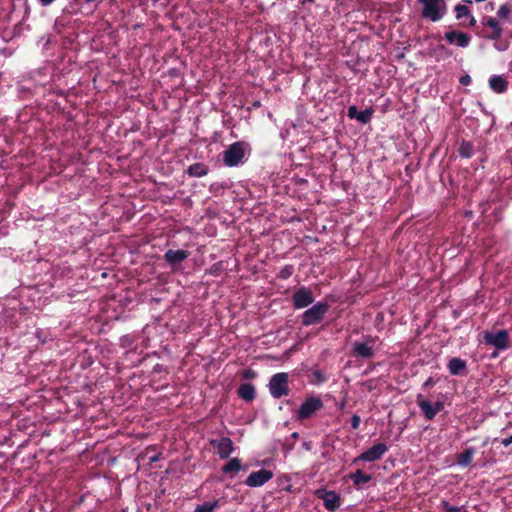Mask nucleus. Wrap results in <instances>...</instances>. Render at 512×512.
<instances>
[{
	"mask_svg": "<svg viewBox=\"0 0 512 512\" xmlns=\"http://www.w3.org/2000/svg\"><path fill=\"white\" fill-rule=\"evenodd\" d=\"M250 150L248 143L237 141L229 145L223 152L222 160L227 167H237L245 163L247 151Z\"/></svg>",
	"mask_w": 512,
	"mask_h": 512,
	"instance_id": "f257e3e1",
	"label": "nucleus"
},
{
	"mask_svg": "<svg viewBox=\"0 0 512 512\" xmlns=\"http://www.w3.org/2000/svg\"><path fill=\"white\" fill-rule=\"evenodd\" d=\"M375 342V337H372L371 335H363L360 340H356L352 343L351 354L358 359H372L375 355Z\"/></svg>",
	"mask_w": 512,
	"mask_h": 512,
	"instance_id": "f03ea898",
	"label": "nucleus"
},
{
	"mask_svg": "<svg viewBox=\"0 0 512 512\" xmlns=\"http://www.w3.org/2000/svg\"><path fill=\"white\" fill-rule=\"evenodd\" d=\"M422 5V16L432 22L444 17L447 11L445 0H418Z\"/></svg>",
	"mask_w": 512,
	"mask_h": 512,
	"instance_id": "7ed1b4c3",
	"label": "nucleus"
},
{
	"mask_svg": "<svg viewBox=\"0 0 512 512\" xmlns=\"http://www.w3.org/2000/svg\"><path fill=\"white\" fill-rule=\"evenodd\" d=\"M329 305L326 302H317L310 308L306 309L301 315V323L303 326H312L320 324L327 314Z\"/></svg>",
	"mask_w": 512,
	"mask_h": 512,
	"instance_id": "20e7f679",
	"label": "nucleus"
},
{
	"mask_svg": "<svg viewBox=\"0 0 512 512\" xmlns=\"http://www.w3.org/2000/svg\"><path fill=\"white\" fill-rule=\"evenodd\" d=\"M268 388L271 396L275 399L288 395V374L285 372L274 374L269 380Z\"/></svg>",
	"mask_w": 512,
	"mask_h": 512,
	"instance_id": "39448f33",
	"label": "nucleus"
},
{
	"mask_svg": "<svg viewBox=\"0 0 512 512\" xmlns=\"http://www.w3.org/2000/svg\"><path fill=\"white\" fill-rule=\"evenodd\" d=\"M322 407L323 402L320 398L314 396L308 397L300 405L297 418L300 420L307 419Z\"/></svg>",
	"mask_w": 512,
	"mask_h": 512,
	"instance_id": "423d86ee",
	"label": "nucleus"
},
{
	"mask_svg": "<svg viewBox=\"0 0 512 512\" xmlns=\"http://www.w3.org/2000/svg\"><path fill=\"white\" fill-rule=\"evenodd\" d=\"M483 338L487 345L493 346L498 350H505L508 348L509 333L507 330L485 332Z\"/></svg>",
	"mask_w": 512,
	"mask_h": 512,
	"instance_id": "0eeeda50",
	"label": "nucleus"
},
{
	"mask_svg": "<svg viewBox=\"0 0 512 512\" xmlns=\"http://www.w3.org/2000/svg\"><path fill=\"white\" fill-rule=\"evenodd\" d=\"M388 451V447L384 443H376L371 446L369 449L362 452L357 458L354 459V462L364 461V462H374L383 457V455Z\"/></svg>",
	"mask_w": 512,
	"mask_h": 512,
	"instance_id": "6e6552de",
	"label": "nucleus"
},
{
	"mask_svg": "<svg viewBox=\"0 0 512 512\" xmlns=\"http://www.w3.org/2000/svg\"><path fill=\"white\" fill-rule=\"evenodd\" d=\"M314 302L312 291L307 287H300L292 295L293 307L296 310L308 307Z\"/></svg>",
	"mask_w": 512,
	"mask_h": 512,
	"instance_id": "1a4fd4ad",
	"label": "nucleus"
},
{
	"mask_svg": "<svg viewBox=\"0 0 512 512\" xmlns=\"http://www.w3.org/2000/svg\"><path fill=\"white\" fill-rule=\"evenodd\" d=\"M315 494L323 501L325 509L330 512L336 511L341 505L340 496L335 491L318 489Z\"/></svg>",
	"mask_w": 512,
	"mask_h": 512,
	"instance_id": "9d476101",
	"label": "nucleus"
},
{
	"mask_svg": "<svg viewBox=\"0 0 512 512\" xmlns=\"http://www.w3.org/2000/svg\"><path fill=\"white\" fill-rule=\"evenodd\" d=\"M209 444L216 449L221 459H227L234 451V445L229 437H220L218 439H210Z\"/></svg>",
	"mask_w": 512,
	"mask_h": 512,
	"instance_id": "9b49d317",
	"label": "nucleus"
},
{
	"mask_svg": "<svg viewBox=\"0 0 512 512\" xmlns=\"http://www.w3.org/2000/svg\"><path fill=\"white\" fill-rule=\"evenodd\" d=\"M273 478V472L268 469H260L252 472L245 480V485L251 488L261 487Z\"/></svg>",
	"mask_w": 512,
	"mask_h": 512,
	"instance_id": "f8f14e48",
	"label": "nucleus"
},
{
	"mask_svg": "<svg viewBox=\"0 0 512 512\" xmlns=\"http://www.w3.org/2000/svg\"><path fill=\"white\" fill-rule=\"evenodd\" d=\"M444 38L449 44L460 48L468 47L471 42V36L468 33L456 30L446 32Z\"/></svg>",
	"mask_w": 512,
	"mask_h": 512,
	"instance_id": "ddd939ff",
	"label": "nucleus"
},
{
	"mask_svg": "<svg viewBox=\"0 0 512 512\" xmlns=\"http://www.w3.org/2000/svg\"><path fill=\"white\" fill-rule=\"evenodd\" d=\"M374 110L372 108H367L364 110H358L355 105L349 106L347 111V116L350 119H355L361 124H367L371 121Z\"/></svg>",
	"mask_w": 512,
	"mask_h": 512,
	"instance_id": "4468645a",
	"label": "nucleus"
},
{
	"mask_svg": "<svg viewBox=\"0 0 512 512\" xmlns=\"http://www.w3.org/2000/svg\"><path fill=\"white\" fill-rule=\"evenodd\" d=\"M483 26L489 27L492 30V34L489 36L491 40H498L503 34V28L499 23V19L492 16H484L481 19Z\"/></svg>",
	"mask_w": 512,
	"mask_h": 512,
	"instance_id": "2eb2a0df",
	"label": "nucleus"
},
{
	"mask_svg": "<svg viewBox=\"0 0 512 512\" xmlns=\"http://www.w3.org/2000/svg\"><path fill=\"white\" fill-rule=\"evenodd\" d=\"M189 257V252L187 250H172L169 249L164 254V260L165 262L170 266H175L177 264H180L184 260H186Z\"/></svg>",
	"mask_w": 512,
	"mask_h": 512,
	"instance_id": "dca6fc26",
	"label": "nucleus"
},
{
	"mask_svg": "<svg viewBox=\"0 0 512 512\" xmlns=\"http://www.w3.org/2000/svg\"><path fill=\"white\" fill-rule=\"evenodd\" d=\"M488 83L490 89L497 94H503L508 89V82L502 75H492Z\"/></svg>",
	"mask_w": 512,
	"mask_h": 512,
	"instance_id": "f3484780",
	"label": "nucleus"
},
{
	"mask_svg": "<svg viewBox=\"0 0 512 512\" xmlns=\"http://www.w3.org/2000/svg\"><path fill=\"white\" fill-rule=\"evenodd\" d=\"M447 368L451 375L457 376L466 370L467 362L459 357H453L449 360Z\"/></svg>",
	"mask_w": 512,
	"mask_h": 512,
	"instance_id": "a211bd4d",
	"label": "nucleus"
},
{
	"mask_svg": "<svg viewBox=\"0 0 512 512\" xmlns=\"http://www.w3.org/2000/svg\"><path fill=\"white\" fill-rule=\"evenodd\" d=\"M238 395L242 400L251 402L256 396L255 387L250 383L241 384L238 389Z\"/></svg>",
	"mask_w": 512,
	"mask_h": 512,
	"instance_id": "6ab92c4d",
	"label": "nucleus"
},
{
	"mask_svg": "<svg viewBox=\"0 0 512 512\" xmlns=\"http://www.w3.org/2000/svg\"><path fill=\"white\" fill-rule=\"evenodd\" d=\"M475 449L473 447L466 448L462 453L457 456L456 464L460 467H468L472 463Z\"/></svg>",
	"mask_w": 512,
	"mask_h": 512,
	"instance_id": "aec40b11",
	"label": "nucleus"
},
{
	"mask_svg": "<svg viewBox=\"0 0 512 512\" xmlns=\"http://www.w3.org/2000/svg\"><path fill=\"white\" fill-rule=\"evenodd\" d=\"M208 167L201 162L194 163L187 168V174L191 177H203L208 174Z\"/></svg>",
	"mask_w": 512,
	"mask_h": 512,
	"instance_id": "412c9836",
	"label": "nucleus"
},
{
	"mask_svg": "<svg viewBox=\"0 0 512 512\" xmlns=\"http://www.w3.org/2000/svg\"><path fill=\"white\" fill-rule=\"evenodd\" d=\"M512 0L506 1L502 5H500L497 11V18L499 20L512 22Z\"/></svg>",
	"mask_w": 512,
	"mask_h": 512,
	"instance_id": "4be33fe9",
	"label": "nucleus"
},
{
	"mask_svg": "<svg viewBox=\"0 0 512 512\" xmlns=\"http://www.w3.org/2000/svg\"><path fill=\"white\" fill-rule=\"evenodd\" d=\"M349 478L356 486L368 483L372 479L371 475L365 474L361 470H356L355 472L351 473Z\"/></svg>",
	"mask_w": 512,
	"mask_h": 512,
	"instance_id": "5701e85b",
	"label": "nucleus"
},
{
	"mask_svg": "<svg viewBox=\"0 0 512 512\" xmlns=\"http://www.w3.org/2000/svg\"><path fill=\"white\" fill-rule=\"evenodd\" d=\"M418 406L427 420H433L435 418V412L432 403L428 400L418 401Z\"/></svg>",
	"mask_w": 512,
	"mask_h": 512,
	"instance_id": "b1692460",
	"label": "nucleus"
},
{
	"mask_svg": "<svg viewBox=\"0 0 512 512\" xmlns=\"http://www.w3.org/2000/svg\"><path fill=\"white\" fill-rule=\"evenodd\" d=\"M458 154L461 158H471L474 154V148L472 143L469 141H462L459 145Z\"/></svg>",
	"mask_w": 512,
	"mask_h": 512,
	"instance_id": "393cba45",
	"label": "nucleus"
},
{
	"mask_svg": "<svg viewBox=\"0 0 512 512\" xmlns=\"http://www.w3.org/2000/svg\"><path fill=\"white\" fill-rule=\"evenodd\" d=\"M243 469L240 459L233 458L222 467V472L225 474L231 472H239Z\"/></svg>",
	"mask_w": 512,
	"mask_h": 512,
	"instance_id": "a878e982",
	"label": "nucleus"
},
{
	"mask_svg": "<svg viewBox=\"0 0 512 512\" xmlns=\"http://www.w3.org/2000/svg\"><path fill=\"white\" fill-rule=\"evenodd\" d=\"M220 505L219 500H214L211 502H205L203 504H199L195 508V512H213Z\"/></svg>",
	"mask_w": 512,
	"mask_h": 512,
	"instance_id": "bb28decb",
	"label": "nucleus"
},
{
	"mask_svg": "<svg viewBox=\"0 0 512 512\" xmlns=\"http://www.w3.org/2000/svg\"><path fill=\"white\" fill-rule=\"evenodd\" d=\"M455 13L457 19H462L464 17L470 16V10L466 5L457 4L455 6Z\"/></svg>",
	"mask_w": 512,
	"mask_h": 512,
	"instance_id": "cd10ccee",
	"label": "nucleus"
},
{
	"mask_svg": "<svg viewBox=\"0 0 512 512\" xmlns=\"http://www.w3.org/2000/svg\"><path fill=\"white\" fill-rule=\"evenodd\" d=\"M441 506L445 512H460L462 510V506L451 505L448 501L445 500L441 502Z\"/></svg>",
	"mask_w": 512,
	"mask_h": 512,
	"instance_id": "c85d7f7f",
	"label": "nucleus"
},
{
	"mask_svg": "<svg viewBox=\"0 0 512 512\" xmlns=\"http://www.w3.org/2000/svg\"><path fill=\"white\" fill-rule=\"evenodd\" d=\"M293 273V267L291 265H286L285 267H283L280 271V277L282 279H287L289 278Z\"/></svg>",
	"mask_w": 512,
	"mask_h": 512,
	"instance_id": "c756f323",
	"label": "nucleus"
},
{
	"mask_svg": "<svg viewBox=\"0 0 512 512\" xmlns=\"http://www.w3.org/2000/svg\"><path fill=\"white\" fill-rule=\"evenodd\" d=\"M132 337L130 335H124L120 338V344L124 348H128L132 345Z\"/></svg>",
	"mask_w": 512,
	"mask_h": 512,
	"instance_id": "7c9ffc66",
	"label": "nucleus"
},
{
	"mask_svg": "<svg viewBox=\"0 0 512 512\" xmlns=\"http://www.w3.org/2000/svg\"><path fill=\"white\" fill-rule=\"evenodd\" d=\"M351 428L353 430H356L359 428V425H360V422H361V418L359 415L357 414H354L352 417H351Z\"/></svg>",
	"mask_w": 512,
	"mask_h": 512,
	"instance_id": "2f4dec72",
	"label": "nucleus"
},
{
	"mask_svg": "<svg viewBox=\"0 0 512 512\" xmlns=\"http://www.w3.org/2000/svg\"><path fill=\"white\" fill-rule=\"evenodd\" d=\"M459 82L463 86L469 85L471 83V77L468 74L462 75Z\"/></svg>",
	"mask_w": 512,
	"mask_h": 512,
	"instance_id": "473e14b6",
	"label": "nucleus"
},
{
	"mask_svg": "<svg viewBox=\"0 0 512 512\" xmlns=\"http://www.w3.org/2000/svg\"><path fill=\"white\" fill-rule=\"evenodd\" d=\"M435 415H437L438 412H440L444 408V404L441 401H437L434 404H432Z\"/></svg>",
	"mask_w": 512,
	"mask_h": 512,
	"instance_id": "72a5a7b5",
	"label": "nucleus"
},
{
	"mask_svg": "<svg viewBox=\"0 0 512 512\" xmlns=\"http://www.w3.org/2000/svg\"><path fill=\"white\" fill-rule=\"evenodd\" d=\"M501 444L504 446V447H508L512 444V434L509 436V437H506V438H503L501 440Z\"/></svg>",
	"mask_w": 512,
	"mask_h": 512,
	"instance_id": "f704fd0d",
	"label": "nucleus"
},
{
	"mask_svg": "<svg viewBox=\"0 0 512 512\" xmlns=\"http://www.w3.org/2000/svg\"><path fill=\"white\" fill-rule=\"evenodd\" d=\"M476 105L479 107L480 111L485 114V115H488V111L486 110L484 104L480 101H477Z\"/></svg>",
	"mask_w": 512,
	"mask_h": 512,
	"instance_id": "c9c22d12",
	"label": "nucleus"
},
{
	"mask_svg": "<svg viewBox=\"0 0 512 512\" xmlns=\"http://www.w3.org/2000/svg\"><path fill=\"white\" fill-rule=\"evenodd\" d=\"M39 3L42 5V6H49L50 4H52L55 0H38Z\"/></svg>",
	"mask_w": 512,
	"mask_h": 512,
	"instance_id": "e433bc0d",
	"label": "nucleus"
},
{
	"mask_svg": "<svg viewBox=\"0 0 512 512\" xmlns=\"http://www.w3.org/2000/svg\"><path fill=\"white\" fill-rule=\"evenodd\" d=\"M434 383H435V382H434L433 378H431V377H430V378H428V379L424 382V386H425V387L432 386V385H434Z\"/></svg>",
	"mask_w": 512,
	"mask_h": 512,
	"instance_id": "4c0bfd02",
	"label": "nucleus"
},
{
	"mask_svg": "<svg viewBox=\"0 0 512 512\" xmlns=\"http://www.w3.org/2000/svg\"><path fill=\"white\" fill-rule=\"evenodd\" d=\"M159 459H160V454H156V455L150 457V462L154 463V462H157Z\"/></svg>",
	"mask_w": 512,
	"mask_h": 512,
	"instance_id": "58836bf2",
	"label": "nucleus"
},
{
	"mask_svg": "<svg viewBox=\"0 0 512 512\" xmlns=\"http://www.w3.org/2000/svg\"><path fill=\"white\" fill-rule=\"evenodd\" d=\"M153 371L154 372H160L162 371V365L161 364H156L153 368Z\"/></svg>",
	"mask_w": 512,
	"mask_h": 512,
	"instance_id": "ea45409f",
	"label": "nucleus"
},
{
	"mask_svg": "<svg viewBox=\"0 0 512 512\" xmlns=\"http://www.w3.org/2000/svg\"><path fill=\"white\" fill-rule=\"evenodd\" d=\"M254 374H255V373H254L252 370H247V371L245 372V375H244V376H245V378H249V377L254 376Z\"/></svg>",
	"mask_w": 512,
	"mask_h": 512,
	"instance_id": "a19ab883",
	"label": "nucleus"
},
{
	"mask_svg": "<svg viewBox=\"0 0 512 512\" xmlns=\"http://www.w3.org/2000/svg\"><path fill=\"white\" fill-rule=\"evenodd\" d=\"M468 17L470 18V21H469L470 26H474L476 24V20H475L474 16H472L470 14V16H468Z\"/></svg>",
	"mask_w": 512,
	"mask_h": 512,
	"instance_id": "79ce46f5",
	"label": "nucleus"
},
{
	"mask_svg": "<svg viewBox=\"0 0 512 512\" xmlns=\"http://www.w3.org/2000/svg\"><path fill=\"white\" fill-rule=\"evenodd\" d=\"M488 443H489V438H486V439L484 440V442H483V446L488 445Z\"/></svg>",
	"mask_w": 512,
	"mask_h": 512,
	"instance_id": "37998d69",
	"label": "nucleus"
},
{
	"mask_svg": "<svg viewBox=\"0 0 512 512\" xmlns=\"http://www.w3.org/2000/svg\"><path fill=\"white\" fill-rule=\"evenodd\" d=\"M86 4L93 3L95 0H84Z\"/></svg>",
	"mask_w": 512,
	"mask_h": 512,
	"instance_id": "c03bdc74",
	"label": "nucleus"
},
{
	"mask_svg": "<svg viewBox=\"0 0 512 512\" xmlns=\"http://www.w3.org/2000/svg\"><path fill=\"white\" fill-rule=\"evenodd\" d=\"M292 437H293V438H297V437H298V433H297V432H294V433L292 434Z\"/></svg>",
	"mask_w": 512,
	"mask_h": 512,
	"instance_id": "a18cd8bd",
	"label": "nucleus"
},
{
	"mask_svg": "<svg viewBox=\"0 0 512 512\" xmlns=\"http://www.w3.org/2000/svg\"><path fill=\"white\" fill-rule=\"evenodd\" d=\"M344 405H345V402H344V401H342V402L340 403V408H343V407H344Z\"/></svg>",
	"mask_w": 512,
	"mask_h": 512,
	"instance_id": "49530a36",
	"label": "nucleus"
},
{
	"mask_svg": "<svg viewBox=\"0 0 512 512\" xmlns=\"http://www.w3.org/2000/svg\"><path fill=\"white\" fill-rule=\"evenodd\" d=\"M303 446H304L306 449H309V448H310V447H309V445H308L307 443H304V445H303Z\"/></svg>",
	"mask_w": 512,
	"mask_h": 512,
	"instance_id": "de8ad7c7",
	"label": "nucleus"
},
{
	"mask_svg": "<svg viewBox=\"0 0 512 512\" xmlns=\"http://www.w3.org/2000/svg\"><path fill=\"white\" fill-rule=\"evenodd\" d=\"M259 105H260V103H259V102H255V103H254V106H259Z\"/></svg>",
	"mask_w": 512,
	"mask_h": 512,
	"instance_id": "09e8293b",
	"label": "nucleus"
}]
</instances>
